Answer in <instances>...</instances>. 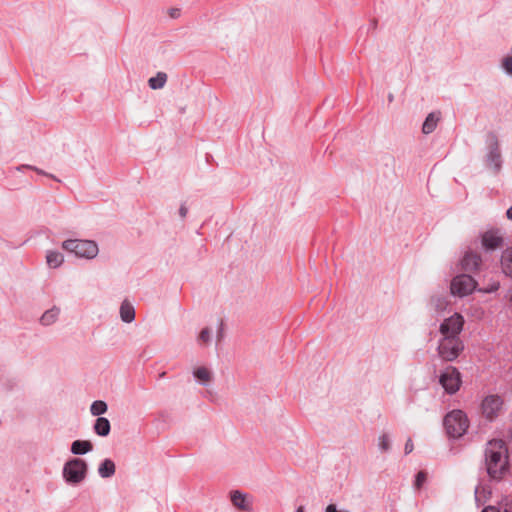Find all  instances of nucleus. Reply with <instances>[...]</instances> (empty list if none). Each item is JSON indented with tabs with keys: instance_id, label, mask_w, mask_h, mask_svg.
Returning <instances> with one entry per match:
<instances>
[{
	"instance_id": "obj_1",
	"label": "nucleus",
	"mask_w": 512,
	"mask_h": 512,
	"mask_svg": "<svg viewBox=\"0 0 512 512\" xmlns=\"http://www.w3.org/2000/svg\"><path fill=\"white\" fill-rule=\"evenodd\" d=\"M485 464L487 473L492 479L503 478L509 468L508 449L503 440H491L487 443Z\"/></svg>"
},
{
	"instance_id": "obj_2",
	"label": "nucleus",
	"mask_w": 512,
	"mask_h": 512,
	"mask_svg": "<svg viewBox=\"0 0 512 512\" xmlns=\"http://www.w3.org/2000/svg\"><path fill=\"white\" fill-rule=\"evenodd\" d=\"M443 425L449 437L460 438L467 431L469 420L462 410H453L444 417Z\"/></svg>"
},
{
	"instance_id": "obj_3",
	"label": "nucleus",
	"mask_w": 512,
	"mask_h": 512,
	"mask_svg": "<svg viewBox=\"0 0 512 512\" xmlns=\"http://www.w3.org/2000/svg\"><path fill=\"white\" fill-rule=\"evenodd\" d=\"M62 247L70 252L75 253L78 257L87 259L94 258L98 253V246L91 240L69 239L65 240Z\"/></svg>"
},
{
	"instance_id": "obj_4",
	"label": "nucleus",
	"mask_w": 512,
	"mask_h": 512,
	"mask_svg": "<svg viewBox=\"0 0 512 512\" xmlns=\"http://www.w3.org/2000/svg\"><path fill=\"white\" fill-rule=\"evenodd\" d=\"M437 350L444 361L452 362L463 352L464 344L460 338L443 336Z\"/></svg>"
},
{
	"instance_id": "obj_5",
	"label": "nucleus",
	"mask_w": 512,
	"mask_h": 512,
	"mask_svg": "<svg viewBox=\"0 0 512 512\" xmlns=\"http://www.w3.org/2000/svg\"><path fill=\"white\" fill-rule=\"evenodd\" d=\"M87 472V464L80 458L68 461L63 468L65 480L71 484H78L84 480Z\"/></svg>"
},
{
	"instance_id": "obj_6",
	"label": "nucleus",
	"mask_w": 512,
	"mask_h": 512,
	"mask_svg": "<svg viewBox=\"0 0 512 512\" xmlns=\"http://www.w3.org/2000/svg\"><path fill=\"white\" fill-rule=\"evenodd\" d=\"M439 382L448 394H455L461 386V374L456 367L448 366L441 373Z\"/></svg>"
},
{
	"instance_id": "obj_7",
	"label": "nucleus",
	"mask_w": 512,
	"mask_h": 512,
	"mask_svg": "<svg viewBox=\"0 0 512 512\" xmlns=\"http://www.w3.org/2000/svg\"><path fill=\"white\" fill-rule=\"evenodd\" d=\"M476 281L468 274H461L453 278L450 289L453 295L460 297L472 293L476 288Z\"/></svg>"
},
{
	"instance_id": "obj_8",
	"label": "nucleus",
	"mask_w": 512,
	"mask_h": 512,
	"mask_svg": "<svg viewBox=\"0 0 512 512\" xmlns=\"http://www.w3.org/2000/svg\"><path fill=\"white\" fill-rule=\"evenodd\" d=\"M464 318L462 315L455 313L451 317L445 319L441 324L439 331L444 337L460 338L459 334L463 330Z\"/></svg>"
},
{
	"instance_id": "obj_9",
	"label": "nucleus",
	"mask_w": 512,
	"mask_h": 512,
	"mask_svg": "<svg viewBox=\"0 0 512 512\" xmlns=\"http://www.w3.org/2000/svg\"><path fill=\"white\" fill-rule=\"evenodd\" d=\"M503 399L499 395H488L481 403L482 415L489 421L498 417L502 407Z\"/></svg>"
},
{
	"instance_id": "obj_10",
	"label": "nucleus",
	"mask_w": 512,
	"mask_h": 512,
	"mask_svg": "<svg viewBox=\"0 0 512 512\" xmlns=\"http://www.w3.org/2000/svg\"><path fill=\"white\" fill-rule=\"evenodd\" d=\"M481 244L485 251H494L502 248L504 239L499 229H491L481 234Z\"/></svg>"
},
{
	"instance_id": "obj_11",
	"label": "nucleus",
	"mask_w": 512,
	"mask_h": 512,
	"mask_svg": "<svg viewBox=\"0 0 512 512\" xmlns=\"http://www.w3.org/2000/svg\"><path fill=\"white\" fill-rule=\"evenodd\" d=\"M481 263L482 258L480 254L473 251H467L461 260V267L464 271L476 272L479 270Z\"/></svg>"
},
{
	"instance_id": "obj_12",
	"label": "nucleus",
	"mask_w": 512,
	"mask_h": 512,
	"mask_svg": "<svg viewBox=\"0 0 512 512\" xmlns=\"http://www.w3.org/2000/svg\"><path fill=\"white\" fill-rule=\"evenodd\" d=\"M231 502L233 505L242 511H251L252 506L246 502V495L236 490L231 493Z\"/></svg>"
},
{
	"instance_id": "obj_13",
	"label": "nucleus",
	"mask_w": 512,
	"mask_h": 512,
	"mask_svg": "<svg viewBox=\"0 0 512 512\" xmlns=\"http://www.w3.org/2000/svg\"><path fill=\"white\" fill-rule=\"evenodd\" d=\"M439 120H440V112H438V113L432 112V113L428 114V116L426 117V119L422 125V132L424 134L432 133L436 129Z\"/></svg>"
},
{
	"instance_id": "obj_14",
	"label": "nucleus",
	"mask_w": 512,
	"mask_h": 512,
	"mask_svg": "<svg viewBox=\"0 0 512 512\" xmlns=\"http://www.w3.org/2000/svg\"><path fill=\"white\" fill-rule=\"evenodd\" d=\"M93 449V445L87 440H76L71 445V452L75 455H83L90 452Z\"/></svg>"
},
{
	"instance_id": "obj_15",
	"label": "nucleus",
	"mask_w": 512,
	"mask_h": 512,
	"mask_svg": "<svg viewBox=\"0 0 512 512\" xmlns=\"http://www.w3.org/2000/svg\"><path fill=\"white\" fill-rule=\"evenodd\" d=\"M120 316L122 321L126 323H130L135 318V310L131 303H129L127 300L123 301L120 306Z\"/></svg>"
},
{
	"instance_id": "obj_16",
	"label": "nucleus",
	"mask_w": 512,
	"mask_h": 512,
	"mask_svg": "<svg viewBox=\"0 0 512 512\" xmlns=\"http://www.w3.org/2000/svg\"><path fill=\"white\" fill-rule=\"evenodd\" d=\"M110 422L107 418L98 417L94 424V431L97 435L105 437L110 433Z\"/></svg>"
},
{
	"instance_id": "obj_17",
	"label": "nucleus",
	"mask_w": 512,
	"mask_h": 512,
	"mask_svg": "<svg viewBox=\"0 0 512 512\" xmlns=\"http://www.w3.org/2000/svg\"><path fill=\"white\" fill-rule=\"evenodd\" d=\"M501 265L503 272L512 277V248H508L502 253Z\"/></svg>"
},
{
	"instance_id": "obj_18",
	"label": "nucleus",
	"mask_w": 512,
	"mask_h": 512,
	"mask_svg": "<svg viewBox=\"0 0 512 512\" xmlns=\"http://www.w3.org/2000/svg\"><path fill=\"white\" fill-rule=\"evenodd\" d=\"M98 472L102 478H109L115 474V464L110 459H105L99 466Z\"/></svg>"
},
{
	"instance_id": "obj_19",
	"label": "nucleus",
	"mask_w": 512,
	"mask_h": 512,
	"mask_svg": "<svg viewBox=\"0 0 512 512\" xmlns=\"http://www.w3.org/2000/svg\"><path fill=\"white\" fill-rule=\"evenodd\" d=\"M167 82V74L164 72H158L155 77L149 79V87L153 90L161 89Z\"/></svg>"
},
{
	"instance_id": "obj_20",
	"label": "nucleus",
	"mask_w": 512,
	"mask_h": 512,
	"mask_svg": "<svg viewBox=\"0 0 512 512\" xmlns=\"http://www.w3.org/2000/svg\"><path fill=\"white\" fill-rule=\"evenodd\" d=\"M46 261L49 267L57 268L63 262V255L57 251H49L46 256Z\"/></svg>"
},
{
	"instance_id": "obj_21",
	"label": "nucleus",
	"mask_w": 512,
	"mask_h": 512,
	"mask_svg": "<svg viewBox=\"0 0 512 512\" xmlns=\"http://www.w3.org/2000/svg\"><path fill=\"white\" fill-rule=\"evenodd\" d=\"M488 162L490 165H494L496 171L500 169L501 166V155L498 149L497 144L494 148H492L488 154Z\"/></svg>"
},
{
	"instance_id": "obj_22",
	"label": "nucleus",
	"mask_w": 512,
	"mask_h": 512,
	"mask_svg": "<svg viewBox=\"0 0 512 512\" xmlns=\"http://www.w3.org/2000/svg\"><path fill=\"white\" fill-rule=\"evenodd\" d=\"M59 315V309L56 307H53L50 310H47L42 317L40 318V321L43 325H51L53 324L57 317Z\"/></svg>"
},
{
	"instance_id": "obj_23",
	"label": "nucleus",
	"mask_w": 512,
	"mask_h": 512,
	"mask_svg": "<svg viewBox=\"0 0 512 512\" xmlns=\"http://www.w3.org/2000/svg\"><path fill=\"white\" fill-rule=\"evenodd\" d=\"M91 414L94 416H100L107 411V404L104 401H94L90 407Z\"/></svg>"
},
{
	"instance_id": "obj_24",
	"label": "nucleus",
	"mask_w": 512,
	"mask_h": 512,
	"mask_svg": "<svg viewBox=\"0 0 512 512\" xmlns=\"http://www.w3.org/2000/svg\"><path fill=\"white\" fill-rule=\"evenodd\" d=\"M194 376L203 383L209 382L211 380V373L205 367H199L195 369Z\"/></svg>"
},
{
	"instance_id": "obj_25",
	"label": "nucleus",
	"mask_w": 512,
	"mask_h": 512,
	"mask_svg": "<svg viewBox=\"0 0 512 512\" xmlns=\"http://www.w3.org/2000/svg\"><path fill=\"white\" fill-rule=\"evenodd\" d=\"M427 480V474L424 471H419L415 479V487L420 489Z\"/></svg>"
},
{
	"instance_id": "obj_26",
	"label": "nucleus",
	"mask_w": 512,
	"mask_h": 512,
	"mask_svg": "<svg viewBox=\"0 0 512 512\" xmlns=\"http://www.w3.org/2000/svg\"><path fill=\"white\" fill-rule=\"evenodd\" d=\"M500 512H512V499L505 498L500 504Z\"/></svg>"
},
{
	"instance_id": "obj_27",
	"label": "nucleus",
	"mask_w": 512,
	"mask_h": 512,
	"mask_svg": "<svg viewBox=\"0 0 512 512\" xmlns=\"http://www.w3.org/2000/svg\"><path fill=\"white\" fill-rule=\"evenodd\" d=\"M379 446H380V449L384 452L388 451L389 448H390V442H389V438L387 435H382L380 437V442H379Z\"/></svg>"
},
{
	"instance_id": "obj_28",
	"label": "nucleus",
	"mask_w": 512,
	"mask_h": 512,
	"mask_svg": "<svg viewBox=\"0 0 512 512\" xmlns=\"http://www.w3.org/2000/svg\"><path fill=\"white\" fill-rule=\"evenodd\" d=\"M502 66L508 74L512 75V56L505 57Z\"/></svg>"
},
{
	"instance_id": "obj_29",
	"label": "nucleus",
	"mask_w": 512,
	"mask_h": 512,
	"mask_svg": "<svg viewBox=\"0 0 512 512\" xmlns=\"http://www.w3.org/2000/svg\"><path fill=\"white\" fill-rule=\"evenodd\" d=\"M431 301L437 310H443L445 308V306L447 305V302L444 298H440V297L432 298Z\"/></svg>"
},
{
	"instance_id": "obj_30",
	"label": "nucleus",
	"mask_w": 512,
	"mask_h": 512,
	"mask_svg": "<svg viewBox=\"0 0 512 512\" xmlns=\"http://www.w3.org/2000/svg\"><path fill=\"white\" fill-rule=\"evenodd\" d=\"M198 340L202 343H208L210 340V330L209 328H204L201 330Z\"/></svg>"
},
{
	"instance_id": "obj_31",
	"label": "nucleus",
	"mask_w": 512,
	"mask_h": 512,
	"mask_svg": "<svg viewBox=\"0 0 512 512\" xmlns=\"http://www.w3.org/2000/svg\"><path fill=\"white\" fill-rule=\"evenodd\" d=\"M26 167L31 169V170H33V171H35V172H37L38 174L46 175V176H49V177H51L53 179H56L53 175H49V174H47L46 172H44L43 170H41V169H39L37 167H34V166H26Z\"/></svg>"
},
{
	"instance_id": "obj_32",
	"label": "nucleus",
	"mask_w": 512,
	"mask_h": 512,
	"mask_svg": "<svg viewBox=\"0 0 512 512\" xmlns=\"http://www.w3.org/2000/svg\"><path fill=\"white\" fill-rule=\"evenodd\" d=\"M413 448H414V446H413L412 440L408 439L406 444H405V448H404L405 449V453L406 454L411 453L413 451Z\"/></svg>"
},
{
	"instance_id": "obj_33",
	"label": "nucleus",
	"mask_w": 512,
	"mask_h": 512,
	"mask_svg": "<svg viewBox=\"0 0 512 512\" xmlns=\"http://www.w3.org/2000/svg\"><path fill=\"white\" fill-rule=\"evenodd\" d=\"M187 212H188V209L185 205H181L180 209H179V214L182 218L186 217L187 215Z\"/></svg>"
},
{
	"instance_id": "obj_34",
	"label": "nucleus",
	"mask_w": 512,
	"mask_h": 512,
	"mask_svg": "<svg viewBox=\"0 0 512 512\" xmlns=\"http://www.w3.org/2000/svg\"><path fill=\"white\" fill-rule=\"evenodd\" d=\"M482 512H500V510L495 506H487Z\"/></svg>"
},
{
	"instance_id": "obj_35",
	"label": "nucleus",
	"mask_w": 512,
	"mask_h": 512,
	"mask_svg": "<svg viewBox=\"0 0 512 512\" xmlns=\"http://www.w3.org/2000/svg\"><path fill=\"white\" fill-rule=\"evenodd\" d=\"M179 13H180V10L179 9H176V8H173L170 10L169 14L172 18H176L179 16Z\"/></svg>"
},
{
	"instance_id": "obj_36",
	"label": "nucleus",
	"mask_w": 512,
	"mask_h": 512,
	"mask_svg": "<svg viewBox=\"0 0 512 512\" xmlns=\"http://www.w3.org/2000/svg\"><path fill=\"white\" fill-rule=\"evenodd\" d=\"M499 286H500V285H499V283L493 284V285L491 286V288H490V289H487L486 291H487V292H493V291H496V290H498Z\"/></svg>"
},
{
	"instance_id": "obj_37",
	"label": "nucleus",
	"mask_w": 512,
	"mask_h": 512,
	"mask_svg": "<svg viewBox=\"0 0 512 512\" xmlns=\"http://www.w3.org/2000/svg\"><path fill=\"white\" fill-rule=\"evenodd\" d=\"M507 218L512 220V206L506 212Z\"/></svg>"
},
{
	"instance_id": "obj_38",
	"label": "nucleus",
	"mask_w": 512,
	"mask_h": 512,
	"mask_svg": "<svg viewBox=\"0 0 512 512\" xmlns=\"http://www.w3.org/2000/svg\"><path fill=\"white\" fill-rule=\"evenodd\" d=\"M222 327H223V321L220 322V329H219L218 337L222 336Z\"/></svg>"
},
{
	"instance_id": "obj_39",
	"label": "nucleus",
	"mask_w": 512,
	"mask_h": 512,
	"mask_svg": "<svg viewBox=\"0 0 512 512\" xmlns=\"http://www.w3.org/2000/svg\"><path fill=\"white\" fill-rule=\"evenodd\" d=\"M372 27L375 29L377 27V20H373L371 23Z\"/></svg>"
},
{
	"instance_id": "obj_40",
	"label": "nucleus",
	"mask_w": 512,
	"mask_h": 512,
	"mask_svg": "<svg viewBox=\"0 0 512 512\" xmlns=\"http://www.w3.org/2000/svg\"><path fill=\"white\" fill-rule=\"evenodd\" d=\"M296 512H304V508L302 506L298 507V509L296 510Z\"/></svg>"
}]
</instances>
